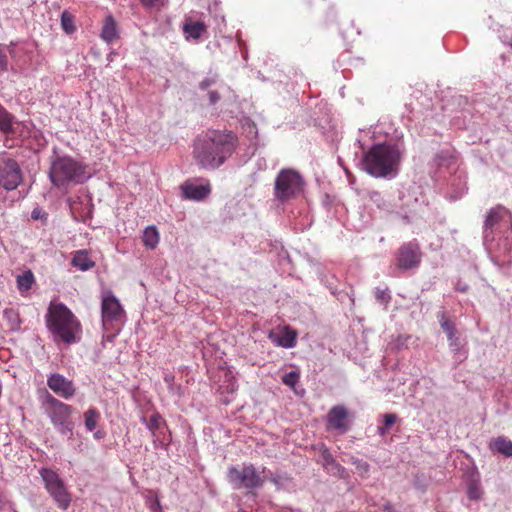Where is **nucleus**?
<instances>
[{"mask_svg":"<svg viewBox=\"0 0 512 512\" xmlns=\"http://www.w3.org/2000/svg\"><path fill=\"white\" fill-rule=\"evenodd\" d=\"M438 318L441 328L447 335L449 347L452 351L459 352L462 344L457 335L455 324L446 316L445 312L440 313Z\"/></svg>","mask_w":512,"mask_h":512,"instance_id":"15","label":"nucleus"},{"mask_svg":"<svg viewBox=\"0 0 512 512\" xmlns=\"http://www.w3.org/2000/svg\"><path fill=\"white\" fill-rule=\"evenodd\" d=\"M209 102L214 105L220 100V95L217 91H209L208 92Z\"/></svg>","mask_w":512,"mask_h":512,"instance_id":"36","label":"nucleus"},{"mask_svg":"<svg viewBox=\"0 0 512 512\" xmlns=\"http://www.w3.org/2000/svg\"><path fill=\"white\" fill-rule=\"evenodd\" d=\"M22 179V170L14 159H3L0 162V186L8 191L15 190Z\"/></svg>","mask_w":512,"mask_h":512,"instance_id":"9","label":"nucleus"},{"mask_svg":"<svg viewBox=\"0 0 512 512\" xmlns=\"http://www.w3.org/2000/svg\"><path fill=\"white\" fill-rule=\"evenodd\" d=\"M47 386L64 399H70L76 393L74 383L59 373H53L48 377Z\"/></svg>","mask_w":512,"mask_h":512,"instance_id":"11","label":"nucleus"},{"mask_svg":"<svg viewBox=\"0 0 512 512\" xmlns=\"http://www.w3.org/2000/svg\"><path fill=\"white\" fill-rule=\"evenodd\" d=\"M71 264L81 271H87L95 266V262L90 259L86 250L77 251L72 258Z\"/></svg>","mask_w":512,"mask_h":512,"instance_id":"19","label":"nucleus"},{"mask_svg":"<svg viewBox=\"0 0 512 512\" xmlns=\"http://www.w3.org/2000/svg\"><path fill=\"white\" fill-rule=\"evenodd\" d=\"M298 381H299V373H297L296 371H291L289 373H286L282 377V382L291 388H294L296 386V384L298 383Z\"/></svg>","mask_w":512,"mask_h":512,"instance_id":"28","label":"nucleus"},{"mask_svg":"<svg viewBox=\"0 0 512 512\" xmlns=\"http://www.w3.org/2000/svg\"><path fill=\"white\" fill-rule=\"evenodd\" d=\"M156 510L160 511L161 510V504L159 502L158 499L155 500V503L154 505L152 506V511L153 512H156Z\"/></svg>","mask_w":512,"mask_h":512,"instance_id":"38","label":"nucleus"},{"mask_svg":"<svg viewBox=\"0 0 512 512\" xmlns=\"http://www.w3.org/2000/svg\"><path fill=\"white\" fill-rule=\"evenodd\" d=\"M8 67L7 49L0 46V72L6 71Z\"/></svg>","mask_w":512,"mask_h":512,"instance_id":"31","label":"nucleus"},{"mask_svg":"<svg viewBox=\"0 0 512 512\" xmlns=\"http://www.w3.org/2000/svg\"><path fill=\"white\" fill-rule=\"evenodd\" d=\"M227 478L229 483L236 489L245 488L253 490L262 487L265 482V479L252 464L243 465L242 467H230Z\"/></svg>","mask_w":512,"mask_h":512,"instance_id":"7","label":"nucleus"},{"mask_svg":"<svg viewBox=\"0 0 512 512\" xmlns=\"http://www.w3.org/2000/svg\"><path fill=\"white\" fill-rule=\"evenodd\" d=\"M397 415L393 413H387L384 415V425L386 428H391V426L396 422Z\"/></svg>","mask_w":512,"mask_h":512,"instance_id":"33","label":"nucleus"},{"mask_svg":"<svg viewBox=\"0 0 512 512\" xmlns=\"http://www.w3.org/2000/svg\"><path fill=\"white\" fill-rule=\"evenodd\" d=\"M183 33L187 40H199L204 34L207 33V26L202 21H192L186 19L183 23Z\"/></svg>","mask_w":512,"mask_h":512,"instance_id":"16","label":"nucleus"},{"mask_svg":"<svg viewBox=\"0 0 512 512\" xmlns=\"http://www.w3.org/2000/svg\"><path fill=\"white\" fill-rule=\"evenodd\" d=\"M48 176L57 188L83 183L87 178L86 165L71 156H56L51 161Z\"/></svg>","mask_w":512,"mask_h":512,"instance_id":"4","label":"nucleus"},{"mask_svg":"<svg viewBox=\"0 0 512 512\" xmlns=\"http://www.w3.org/2000/svg\"><path fill=\"white\" fill-rule=\"evenodd\" d=\"M237 146L238 137L234 132L207 130L194 140L193 158L199 167L214 170L231 157Z\"/></svg>","mask_w":512,"mask_h":512,"instance_id":"1","label":"nucleus"},{"mask_svg":"<svg viewBox=\"0 0 512 512\" xmlns=\"http://www.w3.org/2000/svg\"><path fill=\"white\" fill-rule=\"evenodd\" d=\"M45 410L51 422L55 427H57L61 434L67 435L72 433L74 424L71 420L73 412V407L71 405H68L51 394H48L45 402Z\"/></svg>","mask_w":512,"mask_h":512,"instance_id":"5","label":"nucleus"},{"mask_svg":"<svg viewBox=\"0 0 512 512\" xmlns=\"http://www.w3.org/2000/svg\"><path fill=\"white\" fill-rule=\"evenodd\" d=\"M180 188L184 199L194 201H201L211 193V186L208 182L203 185H195L192 182L186 181Z\"/></svg>","mask_w":512,"mask_h":512,"instance_id":"14","label":"nucleus"},{"mask_svg":"<svg viewBox=\"0 0 512 512\" xmlns=\"http://www.w3.org/2000/svg\"><path fill=\"white\" fill-rule=\"evenodd\" d=\"M40 475L45 483V487L58 507L66 510L71 502V495L68 492L63 480L59 475L51 470L44 468L40 471Z\"/></svg>","mask_w":512,"mask_h":512,"instance_id":"8","label":"nucleus"},{"mask_svg":"<svg viewBox=\"0 0 512 512\" xmlns=\"http://www.w3.org/2000/svg\"><path fill=\"white\" fill-rule=\"evenodd\" d=\"M410 339L409 335H399L395 340V348L401 349L402 347L406 346L407 341Z\"/></svg>","mask_w":512,"mask_h":512,"instance_id":"32","label":"nucleus"},{"mask_svg":"<svg viewBox=\"0 0 512 512\" xmlns=\"http://www.w3.org/2000/svg\"><path fill=\"white\" fill-rule=\"evenodd\" d=\"M348 410L343 405L333 406L327 414V429L338 430L345 433L349 429L347 423Z\"/></svg>","mask_w":512,"mask_h":512,"instance_id":"13","label":"nucleus"},{"mask_svg":"<svg viewBox=\"0 0 512 512\" xmlns=\"http://www.w3.org/2000/svg\"><path fill=\"white\" fill-rule=\"evenodd\" d=\"M211 84V81L210 80H204L200 83V88L201 89H206L209 85Z\"/></svg>","mask_w":512,"mask_h":512,"instance_id":"39","label":"nucleus"},{"mask_svg":"<svg viewBox=\"0 0 512 512\" xmlns=\"http://www.w3.org/2000/svg\"><path fill=\"white\" fill-rule=\"evenodd\" d=\"M421 262V251L416 243H406L397 251L396 265L399 269L408 270L416 268Z\"/></svg>","mask_w":512,"mask_h":512,"instance_id":"10","label":"nucleus"},{"mask_svg":"<svg viewBox=\"0 0 512 512\" xmlns=\"http://www.w3.org/2000/svg\"><path fill=\"white\" fill-rule=\"evenodd\" d=\"M389 429L390 428H386V426L383 424V426L378 427V433L379 435L384 436L388 433Z\"/></svg>","mask_w":512,"mask_h":512,"instance_id":"37","label":"nucleus"},{"mask_svg":"<svg viewBox=\"0 0 512 512\" xmlns=\"http://www.w3.org/2000/svg\"><path fill=\"white\" fill-rule=\"evenodd\" d=\"M101 313L103 323L117 321L124 314L119 300L112 294L107 293L102 298Z\"/></svg>","mask_w":512,"mask_h":512,"instance_id":"12","label":"nucleus"},{"mask_svg":"<svg viewBox=\"0 0 512 512\" xmlns=\"http://www.w3.org/2000/svg\"><path fill=\"white\" fill-rule=\"evenodd\" d=\"M297 334L289 327H285L274 341L284 348H292L296 345Z\"/></svg>","mask_w":512,"mask_h":512,"instance_id":"20","label":"nucleus"},{"mask_svg":"<svg viewBox=\"0 0 512 512\" xmlns=\"http://www.w3.org/2000/svg\"><path fill=\"white\" fill-rule=\"evenodd\" d=\"M32 217H33L34 219H37V218H38V213H35V211H34V212L32 213Z\"/></svg>","mask_w":512,"mask_h":512,"instance_id":"40","label":"nucleus"},{"mask_svg":"<svg viewBox=\"0 0 512 512\" xmlns=\"http://www.w3.org/2000/svg\"><path fill=\"white\" fill-rule=\"evenodd\" d=\"M383 295H384V292H379V293L377 294V298H381Z\"/></svg>","mask_w":512,"mask_h":512,"instance_id":"42","label":"nucleus"},{"mask_svg":"<svg viewBox=\"0 0 512 512\" xmlns=\"http://www.w3.org/2000/svg\"><path fill=\"white\" fill-rule=\"evenodd\" d=\"M402 154L397 144H375L364 153L363 169L369 175L376 178L396 175L399 170Z\"/></svg>","mask_w":512,"mask_h":512,"instance_id":"3","label":"nucleus"},{"mask_svg":"<svg viewBox=\"0 0 512 512\" xmlns=\"http://www.w3.org/2000/svg\"><path fill=\"white\" fill-rule=\"evenodd\" d=\"M45 324L54 342L67 345L79 342L82 325L74 313L63 303L51 301L45 315Z\"/></svg>","mask_w":512,"mask_h":512,"instance_id":"2","label":"nucleus"},{"mask_svg":"<svg viewBox=\"0 0 512 512\" xmlns=\"http://www.w3.org/2000/svg\"><path fill=\"white\" fill-rule=\"evenodd\" d=\"M492 450L505 455L506 457L512 456V441L505 437H498L490 444Z\"/></svg>","mask_w":512,"mask_h":512,"instance_id":"21","label":"nucleus"},{"mask_svg":"<svg viewBox=\"0 0 512 512\" xmlns=\"http://www.w3.org/2000/svg\"><path fill=\"white\" fill-rule=\"evenodd\" d=\"M507 210L502 206L490 209L485 220V228L492 229L507 216Z\"/></svg>","mask_w":512,"mask_h":512,"instance_id":"18","label":"nucleus"},{"mask_svg":"<svg viewBox=\"0 0 512 512\" xmlns=\"http://www.w3.org/2000/svg\"><path fill=\"white\" fill-rule=\"evenodd\" d=\"M467 494H468V497L470 500H477L481 497V490H480V487L478 486V484L476 483H471L469 486H468V491H467Z\"/></svg>","mask_w":512,"mask_h":512,"instance_id":"30","label":"nucleus"},{"mask_svg":"<svg viewBox=\"0 0 512 512\" xmlns=\"http://www.w3.org/2000/svg\"><path fill=\"white\" fill-rule=\"evenodd\" d=\"M161 423V416L159 414L152 415L147 421V428L153 433L159 429Z\"/></svg>","mask_w":512,"mask_h":512,"instance_id":"29","label":"nucleus"},{"mask_svg":"<svg viewBox=\"0 0 512 512\" xmlns=\"http://www.w3.org/2000/svg\"><path fill=\"white\" fill-rule=\"evenodd\" d=\"M321 456H322L323 465L325 467L334 466L337 469L343 470V467L336 462V460L333 458V456L331 455V453L329 452V450L327 448L323 449Z\"/></svg>","mask_w":512,"mask_h":512,"instance_id":"27","label":"nucleus"},{"mask_svg":"<svg viewBox=\"0 0 512 512\" xmlns=\"http://www.w3.org/2000/svg\"><path fill=\"white\" fill-rule=\"evenodd\" d=\"M303 189L301 175L293 169H282L275 180L274 195L284 202L296 197Z\"/></svg>","mask_w":512,"mask_h":512,"instance_id":"6","label":"nucleus"},{"mask_svg":"<svg viewBox=\"0 0 512 512\" xmlns=\"http://www.w3.org/2000/svg\"><path fill=\"white\" fill-rule=\"evenodd\" d=\"M100 419V413L96 408H89L84 413L85 427L88 431L92 432L96 427L98 420Z\"/></svg>","mask_w":512,"mask_h":512,"instance_id":"24","label":"nucleus"},{"mask_svg":"<svg viewBox=\"0 0 512 512\" xmlns=\"http://www.w3.org/2000/svg\"><path fill=\"white\" fill-rule=\"evenodd\" d=\"M61 27L67 34H72L76 31L74 17L68 11L61 14Z\"/></svg>","mask_w":512,"mask_h":512,"instance_id":"25","label":"nucleus"},{"mask_svg":"<svg viewBox=\"0 0 512 512\" xmlns=\"http://www.w3.org/2000/svg\"><path fill=\"white\" fill-rule=\"evenodd\" d=\"M32 217H33L34 219H37V218H38V213H35V211H34V212L32 213Z\"/></svg>","mask_w":512,"mask_h":512,"instance_id":"41","label":"nucleus"},{"mask_svg":"<svg viewBox=\"0 0 512 512\" xmlns=\"http://www.w3.org/2000/svg\"><path fill=\"white\" fill-rule=\"evenodd\" d=\"M12 129V116L0 105V130L4 133Z\"/></svg>","mask_w":512,"mask_h":512,"instance_id":"26","label":"nucleus"},{"mask_svg":"<svg viewBox=\"0 0 512 512\" xmlns=\"http://www.w3.org/2000/svg\"><path fill=\"white\" fill-rule=\"evenodd\" d=\"M34 281L35 278L32 271L27 270L21 275L17 276V287L20 290V292H26L31 289Z\"/></svg>","mask_w":512,"mask_h":512,"instance_id":"23","label":"nucleus"},{"mask_svg":"<svg viewBox=\"0 0 512 512\" xmlns=\"http://www.w3.org/2000/svg\"><path fill=\"white\" fill-rule=\"evenodd\" d=\"M145 7H159L163 5L164 0H140Z\"/></svg>","mask_w":512,"mask_h":512,"instance_id":"35","label":"nucleus"},{"mask_svg":"<svg viewBox=\"0 0 512 512\" xmlns=\"http://www.w3.org/2000/svg\"><path fill=\"white\" fill-rule=\"evenodd\" d=\"M353 464L356 466V469L363 472L368 473L369 471V464L362 460H355Z\"/></svg>","mask_w":512,"mask_h":512,"instance_id":"34","label":"nucleus"},{"mask_svg":"<svg viewBox=\"0 0 512 512\" xmlns=\"http://www.w3.org/2000/svg\"><path fill=\"white\" fill-rule=\"evenodd\" d=\"M143 244L148 249H154L159 243V233L155 226L147 227L143 232Z\"/></svg>","mask_w":512,"mask_h":512,"instance_id":"22","label":"nucleus"},{"mask_svg":"<svg viewBox=\"0 0 512 512\" xmlns=\"http://www.w3.org/2000/svg\"><path fill=\"white\" fill-rule=\"evenodd\" d=\"M117 24L112 15H107L104 19L101 38L107 43H111L118 38Z\"/></svg>","mask_w":512,"mask_h":512,"instance_id":"17","label":"nucleus"}]
</instances>
